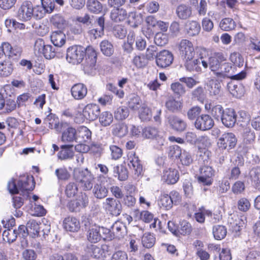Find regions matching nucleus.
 <instances>
[{
	"instance_id": "obj_1",
	"label": "nucleus",
	"mask_w": 260,
	"mask_h": 260,
	"mask_svg": "<svg viewBox=\"0 0 260 260\" xmlns=\"http://www.w3.org/2000/svg\"><path fill=\"white\" fill-rule=\"evenodd\" d=\"M35 186L33 177L27 176L18 180L12 179L8 182L7 187L11 194H17L20 192L24 193L25 191L32 190Z\"/></svg>"
},
{
	"instance_id": "obj_2",
	"label": "nucleus",
	"mask_w": 260,
	"mask_h": 260,
	"mask_svg": "<svg viewBox=\"0 0 260 260\" xmlns=\"http://www.w3.org/2000/svg\"><path fill=\"white\" fill-rule=\"evenodd\" d=\"M73 178L82 184L84 190H89L92 189L94 178L87 169L81 170L75 168L73 171Z\"/></svg>"
},
{
	"instance_id": "obj_3",
	"label": "nucleus",
	"mask_w": 260,
	"mask_h": 260,
	"mask_svg": "<svg viewBox=\"0 0 260 260\" xmlns=\"http://www.w3.org/2000/svg\"><path fill=\"white\" fill-rule=\"evenodd\" d=\"M86 54L87 49L81 46H72L67 50L66 58L69 62L77 64L82 62Z\"/></svg>"
},
{
	"instance_id": "obj_4",
	"label": "nucleus",
	"mask_w": 260,
	"mask_h": 260,
	"mask_svg": "<svg viewBox=\"0 0 260 260\" xmlns=\"http://www.w3.org/2000/svg\"><path fill=\"white\" fill-rule=\"evenodd\" d=\"M186 70L190 72L200 73L202 71V67L206 69L208 63L203 57L195 58L194 56H190L183 60Z\"/></svg>"
},
{
	"instance_id": "obj_5",
	"label": "nucleus",
	"mask_w": 260,
	"mask_h": 260,
	"mask_svg": "<svg viewBox=\"0 0 260 260\" xmlns=\"http://www.w3.org/2000/svg\"><path fill=\"white\" fill-rule=\"evenodd\" d=\"M142 136L144 138L155 140V146L157 149H161L164 145L166 140L162 133L154 127L148 126L142 130Z\"/></svg>"
},
{
	"instance_id": "obj_6",
	"label": "nucleus",
	"mask_w": 260,
	"mask_h": 260,
	"mask_svg": "<svg viewBox=\"0 0 260 260\" xmlns=\"http://www.w3.org/2000/svg\"><path fill=\"white\" fill-rule=\"evenodd\" d=\"M96 58L97 54L95 50L92 48H87V57L83 64L85 73L90 75L95 74Z\"/></svg>"
},
{
	"instance_id": "obj_7",
	"label": "nucleus",
	"mask_w": 260,
	"mask_h": 260,
	"mask_svg": "<svg viewBox=\"0 0 260 260\" xmlns=\"http://www.w3.org/2000/svg\"><path fill=\"white\" fill-rule=\"evenodd\" d=\"M35 7L30 1H24L18 9L17 18L22 21L30 20L34 15Z\"/></svg>"
},
{
	"instance_id": "obj_8",
	"label": "nucleus",
	"mask_w": 260,
	"mask_h": 260,
	"mask_svg": "<svg viewBox=\"0 0 260 260\" xmlns=\"http://www.w3.org/2000/svg\"><path fill=\"white\" fill-rule=\"evenodd\" d=\"M237 140L235 135L232 133H224L218 139L217 145L219 148L223 150H230L234 148Z\"/></svg>"
},
{
	"instance_id": "obj_9",
	"label": "nucleus",
	"mask_w": 260,
	"mask_h": 260,
	"mask_svg": "<svg viewBox=\"0 0 260 260\" xmlns=\"http://www.w3.org/2000/svg\"><path fill=\"white\" fill-rule=\"evenodd\" d=\"M104 207L109 213L114 216H119L122 210L120 202L113 198H108L103 203Z\"/></svg>"
},
{
	"instance_id": "obj_10",
	"label": "nucleus",
	"mask_w": 260,
	"mask_h": 260,
	"mask_svg": "<svg viewBox=\"0 0 260 260\" xmlns=\"http://www.w3.org/2000/svg\"><path fill=\"white\" fill-rule=\"evenodd\" d=\"M194 125L197 129L205 131L212 128L214 125V122L210 115L202 114L197 117Z\"/></svg>"
},
{
	"instance_id": "obj_11",
	"label": "nucleus",
	"mask_w": 260,
	"mask_h": 260,
	"mask_svg": "<svg viewBox=\"0 0 260 260\" xmlns=\"http://www.w3.org/2000/svg\"><path fill=\"white\" fill-rule=\"evenodd\" d=\"M200 176L198 177V181L204 185H210L212 182V177L214 175V171L209 166L204 165L200 169Z\"/></svg>"
},
{
	"instance_id": "obj_12",
	"label": "nucleus",
	"mask_w": 260,
	"mask_h": 260,
	"mask_svg": "<svg viewBox=\"0 0 260 260\" xmlns=\"http://www.w3.org/2000/svg\"><path fill=\"white\" fill-rule=\"evenodd\" d=\"M173 60L172 53L168 50H164L156 54V63L158 67L165 68L170 66Z\"/></svg>"
},
{
	"instance_id": "obj_13",
	"label": "nucleus",
	"mask_w": 260,
	"mask_h": 260,
	"mask_svg": "<svg viewBox=\"0 0 260 260\" xmlns=\"http://www.w3.org/2000/svg\"><path fill=\"white\" fill-rule=\"evenodd\" d=\"M180 55L183 60L190 56L195 55V52L192 43L188 40H182L179 44Z\"/></svg>"
},
{
	"instance_id": "obj_14",
	"label": "nucleus",
	"mask_w": 260,
	"mask_h": 260,
	"mask_svg": "<svg viewBox=\"0 0 260 260\" xmlns=\"http://www.w3.org/2000/svg\"><path fill=\"white\" fill-rule=\"evenodd\" d=\"M225 60L223 54L222 53H215L212 56L206 60L208 63V67L214 73L217 72L221 66V63Z\"/></svg>"
},
{
	"instance_id": "obj_15",
	"label": "nucleus",
	"mask_w": 260,
	"mask_h": 260,
	"mask_svg": "<svg viewBox=\"0 0 260 260\" xmlns=\"http://www.w3.org/2000/svg\"><path fill=\"white\" fill-rule=\"evenodd\" d=\"M101 112L99 105L94 104L87 105L83 110L84 117L90 121L96 120L99 116Z\"/></svg>"
},
{
	"instance_id": "obj_16",
	"label": "nucleus",
	"mask_w": 260,
	"mask_h": 260,
	"mask_svg": "<svg viewBox=\"0 0 260 260\" xmlns=\"http://www.w3.org/2000/svg\"><path fill=\"white\" fill-rule=\"evenodd\" d=\"M165 107L171 113H180L183 108V102L182 100H177L174 96L170 95L165 102Z\"/></svg>"
},
{
	"instance_id": "obj_17",
	"label": "nucleus",
	"mask_w": 260,
	"mask_h": 260,
	"mask_svg": "<svg viewBox=\"0 0 260 260\" xmlns=\"http://www.w3.org/2000/svg\"><path fill=\"white\" fill-rule=\"evenodd\" d=\"M168 120L170 127L176 132H182L186 129L187 123L186 122L176 115L169 116Z\"/></svg>"
},
{
	"instance_id": "obj_18",
	"label": "nucleus",
	"mask_w": 260,
	"mask_h": 260,
	"mask_svg": "<svg viewBox=\"0 0 260 260\" xmlns=\"http://www.w3.org/2000/svg\"><path fill=\"white\" fill-rule=\"evenodd\" d=\"M237 114L235 111L232 108L225 110L220 120L222 124L227 127H233L237 120Z\"/></svg>"
},
{
	"instance_id": "obj_19",
	"label": "nucleus",
	"mask_w": 260,
	"mask_h": 260,
	"mask_svg": "<svg viewBox=\"0 0 260 260\" xmlns=\"http://www.w3.org/2000/svg\"><path fill=\"white\" fill-rule=\"evenodd\" d=\"M102 238L105 239L111 237L108 236L103 237L101 234V227L96 225L90 226L87 233V238L89 242L96 243L99 242Z\"/></svg>"
},
{
	"instance_id": "obj_20",
	"label": "nucleus",
	"mask_w": 260,
	"mask_h": 260,
	"mask_svg": "<svg viewBox=\"0 0 260 260\" xmlns=\"http://www.w3.org/2000/svg\"><path fill=\"white\" fill-rule=\"evenodd\" d=\"M57 155L58 159L64 161L73 159L74 156L73 145H62Z\"/></svg>"
},
{
	"instance_id": "obj_21",
	"label": "nucleus",
	"mask_w": 260,
	"mask_h": 260,
	"mask_svg": "<svg viewBox=\"0 0 260 260\" xmlns=\"http://www.w3.org/2000/svg\"><path fill=\"white\" fill-rule=\"evenodd\" d=\"M129 162L128 164L129 168L134 170L135 175L139 177L143 173V167L141 161L135 153H132L128 156Z\"/></svg>"
},
{
	"instance_id": "obj_22",
	"label": "nucleus",
	"mask_w": 260,
	"mask_h": 260,
	"mask_svg": "<svg viewBox=\"0 0 260 260\" xmlns=\"http://www.w3.org/2000/svg\"><path fill=\"white\" fill-rule=\"evenodd\" d=\"M179 178L178 171L175 169L170 168L164 171L162 179L168 184L176 183Z\"/></svg>"
},
{
	"instance_id": "obj_23",
	"label": "nucleus",
	"mask_w": 260,
	"mask_h": 260,
	"mask_svg": "<svg viewBox=\"0 0 260 260\" xmlns=\"http://www.w3.org/2000/svg\"><path fill=\"white\" fill-rule=\"evenodd\" d=\"M63 225L66 230L71 232H77L80 228L79 221L74 217H66L63 220Z\"/></svg>"
},
{
	"instance_id": "obj_24",
	"label": "nucleus",
	"mask_w": 260,
	"mask_h": 260,
	"mask_svg": "<svg viewBox=\"0 0 260 260\" xmlns=\"http://www.w3.org/2000/svg\"><path fill=\"white\" fill-rule=\"evenodd\" d=\"M87 93V88L82 83L76 84L71 88L72 95L76 100L83 99L86 95Z\"/></svg>"
},
{
	"instance_id": "obj_25",
	"label": "nucleus",
	"mask_w": 260,
	"mask_h": 260,
	"mask_svg": "<svg viewBox=\"0 0 260 260\" xmlns=\"http://www.w3.org/2000/svg\"><path fill=\"white\" fill-rule=\"evenodd\" d=\"M13 70L14 63L9 58L0 62V76L8 77L12 73Z\"/></svg>"
},
{
	"instance_id": "obj_26",
	"label": "nucleus",
	"mask_w": 260,
	"mask_h": 260,
	"mask_svg": "<svg viewBox=\"0 0 260 260\" xmlns=\"http://www.w3.org/2000/svg\"><path fill=\"white\" fill-rule=\"evenodd\" d=\"M176 14L180 19L186 20L192 15L191 7L185 4H181L176 8Z\"/></svg>"
},
{
	"instance_id": "obj_27",
	"label": "nucleus",
	"mask_w": 260,
	"mask_h": 260,
	"mask_svg": "<svg viewBox=\"0 0 260 260\" xmlns=\"http://www.w3.org/2000/svg\"><path fill=\"white\" fill-rule=\"evenodd\" d=\"M92 188V193L97 199L102 200L108 196V188L101 183H96Z\"/></svg>"
},
{
	"instance_id": "obj_28",
	"label": "nucleus",
	"mask_w": 260,
	"mask_h": 260,
	"mask_svg": "<svg viewBox=\"0 0 260 260\" xmlns=\"http://www.w3.org/2000/svg\"><path fill=\"white\" fill-rule=\"evenodd\" d=\"M127 13L126 10L123 8H116L111 11L110 18L115 22H119L124 21L127 18Z\"/></svg>"
},
{
	"instance_id": "obj_29",
	"label": "nucleus",
	"mask_w": 260,
	"mask_h": 260,
	"mask_svg": "<svg viewBox=\"0 0 260 260\" xmlns=\"http://www.w3.org/2000/svg\"><path fill=\"white\" fill-rule=\"evenodd\" d=\"M208 90L210 95H219L220 92L221 85L219 82L215 79H210L206 83Z\"/></svg>"
},
{
	"instance_id": "obj_30",
	"label": "nucleus",
	"mask_w": 260,
	"mask_h": 260,
	"mask_svg": "<svg viewBox=\"0 0 260 260\" xmlns=\"http://www.w3.org/2000/svg\"><path fill=\"white\" fill-rule=\"evenodd\" d=\"M50 38L52 43L57 47H61L66 42V35L61 30L53 32Z\"/></svg>"
},
{
	"instance_id": "obj_31",
	"label": "nucleus",
	"mask_w": 260,
	"mask_h": 260,
	"mask_svg": "<svg viewBox=\"0 0 260 260\" xmlns=\"http://www.w3.org/2000/svg\"><path fill=\"white\" fill-rule=\"evenodd\" d=\"M185 28L189 36H194L198 35L201 30L200 24L196 21H188L186 22Z\"/></svg>"
},
{
	"instance_id": "obj_32",
	"label": "nucleus",
	"mask_w": 260,
	"mask_h": 260,
	"mask_svg": "<svg viewBox=\"0 0 260 260\" xmlns=\"http://www.w3.org/2000/svg\"><path fill=\"white\" fill-rule=\"evenodd\" d=\"M76 140L77 131L73 127H68L62 134L61 141L64 143H71Z\"/></svg>"
},
{
	"instance_id": "obj_33",
	"label": "nucleus",
	"mask_w": 260,
	"mask_h": 260,
	"mask_svg": "<svg viewBox=\"0 0 260 260\" xmlns=\"http://www.w3.org/2000/svg\"><path fill=\"white\" fill-rule=\"evenodd\" d=\"M91 132L86 126H80L77 132V139L80 142H87L91 139Z\"/></svg>"
},
{
	"instance_id": "obj_34",
	"label": "nucleus",
	"mask_w": 260,
	"mask_h": 260,
	"mask_svg": "<svg viewBox=\"0 0 260 260\" xmlns=\"http://www.w3.org/2000/svg\"><path fill=\"white\" fill-rule=\"evenodd\" d=\"M185 140L187 143L191 144H196L198 140L205 142L207 144H210L209 139L207 136H202L198 138L196 134L192 132H187L186 133Z\"/></svg>"
},
{
	"instance_id": "obj_35",
	"label": "nucleus",
	"mask_w": 260,
	"mask_h": 260,
	"mask_svg": "<svg viewBox=\"0 0 260 260\" xmlns=\"http://www.w3.org/2000/svg\"><path fill=\"white\" fill-rule=\"evenodd\" d=\"M128 171L123 166H117L113 168V175L120 181H125L128 178Z\"/></svg>"
},
{
	"instance_id": "obj_36",
	"label": "nucleus",
	"mask_w": 260,
	"mask_h": 260,
	"mask_svg": "<svg viewBox=\"0 0 260 260\" xmlns=\"http://www.w3.org/2000/svg\"><path fill=\"white\" fill-rule=\"evenodd\" d=\"M249 175L254 187L260 191V168L252 169Z\"/></svg>"
},
{
	"instance_id": "obj_37",
	"label": "nucleus",
	"mask_w": 260,
	"mask_h": 260,
	"mask_svg": "<svg viewBox=\"0 0 260 260\" xmlns=\"http://www.w3.org/2000/svg\"><path fill=\"white\" fill-rule=\"evenodd\" d=\"M173 204V198L170 195L164 194L160 196L158 200V205L160 208H163L166 210L170 209Z\"/></svg>"
},
{
	"instance_id": "obj_38",
	"label": "nucleus",
	"mask_w": 260,
	"mask_h": 260,
	"mask_svg": "<svg viewBox=\"0 0 260 260\" xmlns=\"http://www.w3.org/2000/svg\"><path fill=\"white\" fill-rule=\"evenodd\" d=\"M192 230L190 223L186 220H182L178 225L177 236L189 235Z\"/></svg>"
},
{
	"instance_id": "obj_39",
	"label": "nucleus",
	"mask_w": 260,
	"mask_h": 260,
	"mask_svg": "<svg viewBox=\"0 0 260 260\" xmlns=\"http://www.w3.org/2000/svg\"><path fill=\"white\" fill-rule=\"evenodd\" d=\"M128 133V126L125 123H118L114 125L112 134L118 137H123Z\"/></svg>"
},
{
	"instance_id": "obj_40",
	"label": "nucleus",
	"mask_w": 260,
	"mask_h": 260,
	"mask_svg": "<svg viewBox=\"0 0 260 260\" xmlns=\"http://www.w3.org/2000/svg\"><path fill=\"white\" fill-rule=\"evenodd\" d=\"M86 6L88 10L92 13L99 14L103 10V5L98 0H88Z\"/></svg>"
},
{
	"instance_id": "obj_41",
	"label": "nucleus",
	"mask_w": 260,
	"mask_h": 260,
	"mask_svg": "<svg viewBox=\"0 0 260 260\" xmlns=\"http://www.w3.org/2000/svg\"><path fill=\"white\" fill-rule=\"evenodd\" d=\"M111 230L114 235L120 238L125 233L126 227L122 222L116 221L112 226Z\"/></svg>"
},
{
	"instance_id": "obj_42",
	"label": "nucleus",
	"mask_w": 260,
	"mask_h": 260,
	"mask_svg": "<svg viewBox=\"0 0 260 260\" xmlns=\"http://www.w3.org/2000/svg\"><path fill=\"white\" fill-rule=\"evenodd\" d=\"M114 113L115 119L119 121L125 119L129 114L128 108L125 106H120L117 108Z\"/></svg>"
},
{
	"instance_id": "obj_43",
	"label": "nucleus",
	"mask_w": 260,
	"mask_h": 260,
	"mask_svg": "<svg viewBox=\"0 0 260 260\" xmlns=\"http://www.w3.org/2000/svg\"><path fill=\"white\" fill-rule=\"evenodd\" d=\"M236 26L235 22L232 18H225L222 19L219 23V27L222 30L231 31L235 29Z\"/></svg>"
},
{
	"instance_id": "obj_44",
	"label": "nucleus",
	"mask_w": 260,
	"mask_h": 260,
	"mask_svg": "<svg viewBox=\"0 0 260 260\" xmlns=\"http://www.w3.org/2000/svg\"><path fill=\"white\" fill-rule=\"evenodd\" d=\"M128 23L133 27H138L142 22L141 15L136 12H131L127 16Z\"/></svg>"
},
{
	"instance_id": "obj_45",
	"label": "nucleus",
	"mask_w": 260,
	"mask_h": 260,
	"mask_svg": "<svg viewBox=\"0 0 260 260\" xmlns=\"http://www.w3.org/2000/svg\"><path fill=\"white\" fill-rule=\"evenodd\" d=\"M101 50L107 56H111L114 52V47L111 42L105 40L100 43Z\"/></svg>"
},
{
	"instance_id": "obj_46",
	"label": "nucleus",
	"mask_w": 260,
	"mask_h": 260,
	"mask_svg": "<svg viewBox=\"0 0 260 260\" xmlns=\"http://www.w3.org/2000/svg\"><path fill=\"white\" fill-rule=\"evenodd\" d=\"M226 229L223 225H216L213 228V234L216 240H221L226 235Z\"/></svg>"
},
{
	"instance_id": "obj_47",
	"label": "nucleus",
	"mask_w": 260,
	"mask_h": 260,
	"mask_svg": "<svg viewBox=\"0 0 260 260\" xmlns=\"http://www.w3.org/2000/svg\"><path fill=\"white\" fill-rule=\"evenodd\" d=\"M16 229H8L5 230L3 233V239L9 243H12L16 241L17 238L16 235Z\"/></svg>"
},
{
	"instance_id": "obj_48",
	"label": "nucleus",
	"mask_w": 260,
	"mask_h": 260,
	"mask_svg": "<svg viewBox=\"0 0 260 260\" xmlns=\"http://www.w3.org/2000/svg\"><path fill=\"white\" fill-rule=\"evenodd\" d=\"M50 22L52 24L59 28L64 27L67 24V21L64 17L60 14H56L50 19Z\"/></svg>"
},
{
	"instance_id": "obj_49",
	"label": "nucleus",
	"mask_w": 260,
	"mask_h": 260,
	"mask_svg": "<svg viewBox=\"0 0 260 260\" xmlns=\"http://www.w3.org/2000/svg\"><path fill=\"white\" fill-rule=\"evenodd\" d=\"M234 70L232 64L230 62L221 63L219 71L215 73V75L217 77H222L225 76V74H230Z\"/></svg>"
},
{
	"instance_id": "obj_50",
	"label": "nucleus",
	"mask_w": 260,
	"mask_h": 260,
	"mask_svg": "<svg viewBox=\"0 0 260 260\" xmlns=\"http://www.w3.org/2000/svg\"><path fill=\"white\" fill-rule=\"evenodd\" d=\"M99 117L100 123L104 126L109 125L113 120L112 114L108 111L103 112Z\"/></svg>"
},
{
	"instance_id": "obj_51",
	"label": "nucleus",
	"mask_w": 260,
	"mask_h": 260,
	"mask_svg": "<svg viewBox=\"0 0 260 260\" xmlns=\"http://www.w3.org/2000/svg\"><path fill=\"white\" fill-rule=\"evenodd\" d=\"M155 242L153 235L150 233H145L142 238V243L144 247L149 248L152 247Z\"/></svg>"
},
{
	"instance_id": "obj_52",
	"label": "nucleus",
	"mask_w": 260,
	"mask_h": 260,
	"mask_svg": "<svg viewBox=\"0 0 260 260\" xmlns=\"http://www.w3.org/2000/svg\"><path fill=\"white\" fill-rule=\"evenodd\" d=\"M55 174L59 180H68L71 177V174L65 167H61L55 170Z\"/></svg>"
},
{
	"instance_id": "obj_53",
	"label": "nucleus",
	"mask_w": 260,
	"mask_h": 260,
	"mask_svg": "<svg viewBox=\"0 0 260 260\" xmlns=\"http://www.w3.org/2000/svg\"><path fill=\"white\" fill-rule=\"evenodd\" d=\"M171 89L175 94L179 96L183 95L186 92L185 86L178 82L172 83Z\"/></svg>"
},
{
	"instance_id": "obj_54",
	"label": "nucleus",
	"mask_w": 260,
	"mask_h": 260,
	"mask_svg": "<svg viewBox=\"0 0 260 260\" xmlns=\"http://www.w3.org/2000/svg\"><path fill=\"white\" fill-rule=\"evenodd\" d=\"M141 101L136 95H132L128 102V107L133 110H137L141 107Z\"/></svg>"
},
{
	"instance_id": "obj_55",
	"label": "nucleus",
	"mask_w": 260,
	"mask_h": 260,
	"mask_svg": "<svg viewBox=\"0 0 260 260\" xmlns=\"http://www.w3.org/2000/svg\"><path fill=\"white\" fill-rule=\"evenodd\" d=\"M228 87L232 94L234 95H241L243 93V88L240 84H236L234 82L228 83Z\"/></svg>"
},
{
	"instance_id": "obj_56",
	"label": "nucleus",
	"mask_w": 260,
	"mask_h": 260,
	"mask_svg": "<svg viewBox=\"0 0 260 260\" xmlns=\"http://www.w3.org/2000/svg\"><path fill=\"white\" fill-rule=\"evenodd\" d=\"M26 226L28 229L29 233L32 234L34 236H38L39 233L40 226L39 224L35 220H29Z\"/></svg>"
},
{
	"instance_id": "obj_57",
	"label": "nucleus",
	"mask_w": 260,
	"mask_h": 260,
	"mask_svg": "<svg viewBox=\"0 0 260 260\" xmlns=\"http://www.w3.org/2000/svg\"><path fill=\"white\" fill-rule=\"evenodd\" d=\"M88 252L91 256L95 258H104L105 255L102 254L101 248L97 246L90 245L88 247Z\"/></svg>"
},
{
	"instance_id": "obj_58",
	"label": "nucleus",
	"mask_w": 260,
	"mask_h": 260,
	"mask_svg": "<svg viewBox=\"0 0 260 260\" xmlns=\"http://www.w3.org/2000/svg\"><path fill=\"white\" fill-rule=\"evenodd\" d=\"M225 110L223 107L219 105L214 106L211 108V113L212 116L217 120H220Z\"/></svg>"
},
{
	"instance_id": "obj_59",
	"label": "nucleus",
	"mask_w": 260,
	"mask_h": 260,
	"mask_svg": "<svg viewBox=\"0 0 260 260\" xmlns=\"http://www.w3.org/2000/svg\"><path fill=\"white\" fill-rule=\"evenodd\" d=\"M251 207L249 200L246 198H242L237 202L238 209L242 212H247Z\"/></svg>"
},
{
	"instance_id": "obj_60",
	"label": "nucleus",
	"mask_w": 260,
	"mask_h": 260,
	"mask_svg": "<svg viewBox=\"0 0 260 260\" xmlns=\"http://www.w3.org/2000/svg\"><path fill=\"white\" fill-rule=\"evenodd\" d=\"M78 190L77 184L74 182H70L66 186L65 193L68 197L72 198L75 196Z\"/></svg>"
},
{
	"instance_id": "obj_61",
	"label": "nucleus",
	"mask_w": 260,
	"mask_h": 260,
	"mask_svg": "<svg viewBox=\"0 0 260 260\" xmlns=\"http://www.w3.org/2000/svg\"><path fill=\"white\" fill-rule=\"evenodd\" d=\"M113 32L116 38L122 39L125 37L127 30L124 26L117 25L113 27Z\"/></svg>"
},
{
	"instance_id": "obj_62",
	"label": "nucleus",
	"mask_w": 260,
	"mask_h": 260,
	"mask_svg": "<svg viewBox=\"0 0 260 260\" xmlns=\"http://www.w3.org/2000/svg\"><path fill=\"white\" fill-rule=\"evenodd\" d=\"M154 41L156 45L163 46L167 44L168 39L166 34L158 32L154 37Z\"/></svg>"
},
{
	"instance_id": "obj_63",
	"label": "nucleus",
	"mask_w": 260,
	"mask_h": 260,
	"mask_svg": "<svg viewBox=\"0 0 260 260\" xmlns=\"http://www.w3.org/2000/svg\"><path fill=\"white\" fill-rule=\"evenodd\" d=\"M133 64L139 68H143L147 64V59L144 55H135L133 59Z\"/></svg>"
},
{
	"instance_id": "obj_64",
	"label": "nucleus",
	"mask_w": 260,
	"mask_h": 260,
	"mask_svg": "<svg viewBox=\"0 0 260 260\" xmlns=\"http://www.w3.org/2000/svg\"><path fill=\"white\" fill-rule=\"evenodd\" d=\"M202 109L199 106H194L190 108L187 112V118L191 120L197 119L201 113Z\"/></svg>"
}]
</instances>
